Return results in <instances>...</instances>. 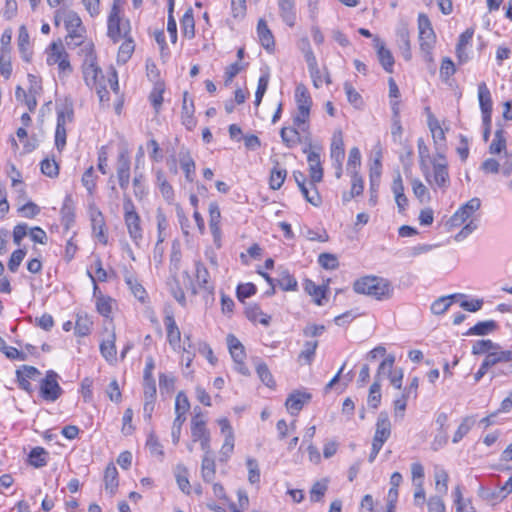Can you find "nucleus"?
Listing matches in <instances>:
<instances>
[{"label": "nucleus", "instance_id": "obj_52", "mask_svg": "<svg viewBox=\"0 0 512 512\" xmlns=\"http://www.w3.org/2000/svg\"><path fill=\"white\" fill-rule=\"evenodd\" d=\"M317 347L318 341L305 342L304 348L298 356V360L304 364H310L314 359Z\"/></svg>", "mask_w": 512, "mask_h": 512}, {"label": "nucleus", "instance_id": "obj_6", "mask_svg": "<svg viewBox=\"0 0 512 512\" xmlns=\"http://www.w3.org/2000/svg\"><path fill=\"white\" fill-rule=\"evenodd\" d=\"M419 45L428 62L433 61L432 50L436 43V34L433 30L430 19L425 14L418 16Z\"/></svg>", "mask_w": 512, "mask_h": 512}, {"label": "nucleus", "instance_id": "obj_35", "mask_svg": "<svg viewBox=\"0 0 512 512\" xmlns=\"http://www.w3.org/2000/svg\"><path fill=\"white\" fill-rule=\"evenodd\" d=\"M18 48L24 61L29 62L32 57V51L29 48V34L25 26L19 28Z\"/></svg>", "mask_w": 512, "mask_h": 512}, {"label": "nucleus", "instance_id": "obj_48", "mask_svg": "<svg viewBox=\"0 0 512 512\" xmlns=\"http://www.w3.org/2000/svg\"><path fill=\"white\" fill-rule=\"evenodd\" d=\"M497 348H499V344L490 339H482L474 342L471 352L473 355H487L491 350Z\"/></svg>", "mask_w": 512, "mask_h": 512}, {"label": "nucleus", "instance_id": "obj_31", "mask_svg": "<svg viewBox=\"0 0 512 512\" xmlns=\"http://www.w3.org/2000/svg\"><path fill=\"white\" fill-rule=\"evenodd\" d=\"M174 476L179 489L189 495L191 493V485L188 479V469L183 464H177L174 468Z\"/></svg>", "mask_w": 512, "mask_h": 512}, {"label": "nucleus", "instance_id": "obj_46", "mask_svg": "<svg viewBox=\"0 0 512 512\" xmlns=\"http://www.w3.org/2000/svg\"><path fill=\"white\" fill-rule=\"evenodd\" d=\"M457 295L442 296L436 299L431 305V312L435 315L444 314L452 305L453 299Z\"/></svg>", "mask_w": 512, "mask_h": 512}, {"label": "nucleus", "instance_id": "obj_20", "mask_svg": "<svg viewBox=\"0 0 512 512\" xmlns=\"http://www.w3.org/2000/svg\"><path fill=\"white\" fill-rule=\"evenodd\" d=\"M311 399L307 392L294 391L286 399L285 406L291 415H297Z\"/></svg>", "mask_w": 512, "mask_h": 512}, {"label": "nucleus", "instance_id": "obj_25", "mask_svg": "<svg viewBox=\"0 0 512 512\" xmlns=\"http://www.w3.org/2000/svg\"><path fill=\"white\" fill-rule=\"evenodd\" d=\"M116 334L111 331L107 338L104 339L100 344V353L103 358L110 364H115L117 361V350H116Z\"/></svg>", "mask_w": 512, "mask_h": 512}, {"label": "nucleus", "instance_id": "obj_43", "mask_svg": "<svg viewBox=\"0 0 512 512\" xmlns=\"http://www.w3.org/2000/svg\"><path fill=\"white\" fill-rule=\"evenodd\" d=\"M183 36L192 39L195 35V22L192 9H188L180 21Z\"/></svg>", "mask_w": 512, "mask_h": 512}, {"label": "nucleus", "instance_id": "obj_34", "mask_svg": "<svg viewBox=\"0 0 512 512\" xmlns=\"http://www.w3.org/2000/svg\"><path fill=\"white\" fill-rule=\"evenodd\" d=\"M293 125L302 133L309 134L310 129V111L304 109H296L292 115Z\"/></svg>", "mask_w": 512, "mask_h": 512}, {"label": "nucleus", "instance_id": "obj_13", "mask_svg": "<svg viewBox=\"0 0 512 512\" xmlns=\"http://www.w3.org/2000/svg\"><path fill=\"white\" fill-rule=\"evenodd\" d=\"M121 12H111L108 16V36L113 41H119L125 38L129 32L130 26L127 20L120 17Z\"/></svg>", "mask_w": 512, "mask_h": 512}, {"label": "nucleus", "instance_id": "obj_59", "mask_svg": "<svg viewBox=\"0 0 512 512\" xmlns=\"http://www.w3.org/2000/svg\"><path fill=\"white\" fill-rule=\"evenodd\" d=\"M41 172L50 178H56L59 175V166L54 159L46 158L40 163Z\"/></svg>", "mask_w": 512, "mask_h": 512}, {"label": "nucleus", "instance_id": "obj_5", "mask_svg": "<svg viewBox=\"0 0 512 512\" xmlns=\"http://www.w3.org/2000/svg\"><path fill=\"white\" fill-rule=\"evenodd\" d=\"M123 218L130 239L136 246H139L143 240V227L140 215L128 195H124L123 198Z\"/></svg>", "mask_w": 512, "mask_h": 512}, {"label": "nucleus", "instance_id": "obj_63", "mask_svg": "<svg viewBox=\"0 0 512 512\" xmlns=\"http://www.w3.org/2000/svg\"><path fill=\"white\" fill-rule=\"evenodd\" d=\"M78 47H80L79 55L83 57V60H97L94 44L91 40H88L86 37L83 38V42Z\"/></svg>", "mask_w": 512, "mask_h": 512}, {"label": "nucleus", "instance_id": "obj_7", "mask_svg": "<svg viewBox=\"0 0 512 512\" xmlns=\"http://www.w3.org/2000/svg\"><path fill=\"white\" fill-rule=\"evenodd\" d=\"M46 62L49 66L57 65L60 76H66L72 73L68 53L60 40L52 42L47 47Z\"/></svg>", "mask_w": 512, "mask_h": 512}, {"label": "nucleus", "instance_id": "obj_22", "mask_svg": "<svg viewBox=\"0 0 512 512\" xmlns=\"http://www.w3.org/2000/svg\"><path fill=\"white\" fill-rule=\"evenodd\" d=\"M330 157L333 163L339 164L343 162L345 157V148L343 140V132L337 129L333 132L330 145Z\"/></svg>", "mask_w": 512, "mask_h": 512}, {"label": "nucleus", "instance_id": "obj_29", "mask_svg": "<svg viewBox=\"0 0 512 512\" xmlns=\"http://www.w3.org/2000/svg\"><path fill=\"white\" fill-rule=\"evenodd\" d=\"M489 153L492 155H498L503 153H509L507 150V140L503 129H497L494 133V137L489 145Z\"/></svg>", "mask_w": 512, "mask_h": 512}, {"label": "nucleus", "instance_id": "obj_11", "mask_svg": "<svg viewBox=\"0 0 512 512\" xmlns=\"http://www.w3.org/2000/svg\"><path fill=\"white\" fill-rule=\"evenodd\" d=\"M227 345L235 364V370L244 376L249 375V369L244 363L246 354L241 342L233 334H229L227 336Z\"/></svg>", "mask_w": 512, "mask_h": 512}, {"label": "nucleus", "instance_id": "obj_49", "mask_svg": "<svg viewBox=\"0 0 512 512\" xmlns=\"http://www.w3.org/2000/svg\"><path fill=\"white\" fill-rule=\"evenodd\" d=\"M97 179L98 176L96 175L93 166H90L83 173L81 182L82 185L86 188L89 195H93V193L95 192Z\"/></svg>", "mask_w": 512, "mask_h": 512}, {"label": "nucleus", "instance_id": "obj_12", "mask_svg": "<svg viewBox=\"0 0 512 512\" xmlns=\"http://www.w3.org/2000/svg\"><path fill=\"white\" fill-rule=\"evenodd\" d=\"M58 375L54 371H48L40 382V396L49 402L56 401L62 394V388L57 381Z\"/></svg>", "mask_w": 512, "mask_h": 512}, {"label": "nucleus", "instance_id": "obj_18", "mask_svg": "<svg viewBox=\"0 0 512 512\" xmlns=\"http://www.w3.org/2000/svg\"><path fill=\"white\" fill-rule=\"evenodd\" d=\"M373 42L381 66L386 72L392 73L394 67V57L391 51L386 48L385 43L379 37H374Z\"/></svg>", "mask_w": 512, "mask_h": 512}, {"label": "nucleus", "instance_id": "obj_3", "mask_svg": "<svg viewBox=\"0 0 512 512\" xmlns=\"http://www.w3.org/2000/svg\"><path fill=\"white\" fill-rule=\"evenodd\" d=\"M353 290L357 294L367 295L378 301L388 300L394 293V287L388 279L374 275L357 279L353 284Z\"/></svg>", "mask_w": 512, "mask_h": 512}, {"label": "nucleus", "instance_id": "obj_14", "mask_svg": "<svg viewBox=\"0 0 512 512\" xmlns=\"http://www.w3.org/2000/svg\"><path fill=\"white\" fill-rule=\"evenodd\" d=\"M89 217L93 235L101 244L106 245L108 243V236L105 219L102 212L94 204L89 206Z\"/></svg>", "mask_w": 512, "mask_h": 512}, {"label": "nucleus", "instance_id": "obj_41", "mask_svg": "<svg viewBox=\"0 0 512 512\" xmlns=\"http://www.w3.org/2000/svg\"><path fill=\"white\" fill-rule=\"evenodd\" d=\"M155 175H156V184H157L162 196L168 202L172 201L173 197H174V191H173L172 186L167 181V179L164 175V172L162 170H157L155 172Z\"/></svg>", "mask_w": 512, "mask_h": 512}, {"label": "nucleus", "instance_id": "obj_30", "mask_svg": "<svg viewBox=\"0 0 512 512\" xmlns=\"http://www.w3.org/2000/svg\"><path fill=\"white\" fill-rule=\"evenodd\" d=\"M301 133L302 132L293 125L292 127H283L280 131V136L286 147L293 148L301 142Z\"/></svg>", "mask_w": 512, "mask_h": 512}, {"label": "nucleus", "instance_id": "obj_23", "mask_svg": "<svg viewBox=\"0 0 512 512\" xmlns=\"http://www.w3.org/2000/svg\"><path fill=\"white\" fill-rule=\"evenodd\" d=\"M178 161L181 169L185 174V178L188 182H193L195 178L196 165L190 154V151L182 147L178 152Z\"/></svg>", "mask_w": 512, "mask_h": 512}, {"label": "nucleus", "instance_id": "obj_37", "mask_svg": "<svg viewBox=\"0 0 512 512\" xmlns=\"http://www.w3.org/2000/svg\"><path fill=\"white\" fill-rule=\"evenodd\" d=\"M434 479H435L436 491L441 496L445 495L448 491V481H449V475H448L447 471L440 466H435Z\"/></svg>", "mask_w": 512, "mask_h": 512}, {"label": "nucleus", "instance_id": "obj_27", "mask_svg": "<svg viewBox=\"0 0 512 512\" xmlns=\"http://www.w3.org/2000/svg\"><path fill=\"white\" fill-rule=\"evenodd\" d=\"M512 361V351L502 350L501 347L491 350L483 360L484 366L488 368L502 362Z\"/></svg>", "mask_w": 512, "mask_h": 512}, {"label": "nucleus", "instance_id": "obj_32", "mask_svg": "<svg viewBox=\"0 0 512 512\" xmlns=\"http://www.w3.org/2000/svg\"><path fill=\"white\" fill-rule=\"evenodd\" d=\"M278 6L283 21L292 27L295 24V1L278 0Z\"/></svg>", "mask_w": 512, "mask_h": 512}, {"label": "nucleus", "instance_id": "obj_51", "mask_svg": "<svg viewBox=\"0 0 512 512\" xmlns=\"http://www.w3.org/2000/svg\"><path fill=\"white\" fill-rule=\"evenodd\" d=\"M298 47L303 53L304 59L307 63V66H310L311 69H315V60L316 57L314 55V52L311 48L310 42L307 37L301 38Z\"/></svg>", "mask_w": 512, "mask_h": 512}, {"label": "nucleus", "instance_id": "obj_60", "mask_svg": "<svg viewBox=\"0 0 512 512\" xmlns=\"http://www.w3.org/2000/svg\"><path fill=\"white\" fill-rule=\"evenodd\" d=\"M256 372L260 380L269 388L275 387L274 378L265 363H259L256 367Z\"/></svg>", "mask_w": 512, "mask_h": 512}, {"label": "nucleus", "instance_id": "obj_42", "mask_svg": "<svg viewBox=\"0 0 512 512\" xmlns=\"http://www.w3.org/2000/svg\"><path fill=\"white\" fill-rule=\"evenodd\" d=\"M146 447L149 450V453L153 456L162 460L164 457L163 446L160 443L158 437L156 436L154 431H150L147 435Z\"/></svg>", "mask_w": 512, "mask_h": 512}, {"label": "nucleus", "instance_id": "obj_45", "mask_svg": "<svg viewBox=\"0 0 512 512\" xmlns=\"http://www.w3.org/2000/svg\"><path fill=\"white\" fill-rule=\"evenodd\" d=\"M344 91L347 96L348 102L356 109H362L364 101L360 93L352 86L351 83H344Z\"/></svg>", "mask_w": 512, "mask_h": 512}, {"label": "nucleus", "instance_id": "obj_50", "mask_svg": "<svg viewBox=\"0 0 512 512\" xmlns=\"http://www.w3.org/2000/svg\"><path fill=\"white\" fill-rule=\"evenodd\" d=\"M474 423L475 421L472 417L467 416L463 418L462 422L454 433L452 442L455 444L460 442L469 433Z\"/></svg>", "mask_w": 512, "mask_h": 512}, {"label": "nucleus", "instance_id": "obj_16", "mask_svg": "<svg viewBox=\"0 0 512 512\" xmlns=\"http://www.w3.org/2000/svg\"><path fill=\"white\" fill-rule=\"evenodd\" d=\"M116 174L120 188L124 191V195L130 183V158L126 152H121L117 158Z\"/></svg>", "mask_w": 512, "mask_h": 512}, {"label": "nucleus", "instance_id": "obj_2", "mask_svg": "<svg viewBox=\"0 0 512 512\" xmlns=\"http://www.w3.org/2000/svg\"><path fill=\"white\" fill-rule=\"evenodd\" d=\"M64 23L67 35L65 38L66 45L69 49H74L83 42L86 37V28L84 27L79 15L72 10L57 9L54 13V23L56 26Z\"/></svg>", "mask_w": 512, "mask_h": 512}, {"label": "nucleus", "instance_id": "obj_57", "mask_svg": "<svg viewBox=\"0 0 512 512\" xmlns=\"http://www.w3.org/2000/svg\"><path fill=\"white\" fill-rule=\"evenodd\" d=\"M276 281L278 286L284 291H294L297 288L296 279L287 271H283Z\"/></svg>", "mask_w": 512, "mask_h": 512}, {"label": "nucleus", "instance_id": "obj_21", "mask_svg": "<svg viewBox=\"0 0 512 512\" xmlns=\"http://www.w3.org/2000/svg\"><path fill=\"white\" fill-rule=\"evenodd\" d=\"M478 101L482 118L492 117V96L485 82L478 84Z\"/></svg>", "mask_w": 512, "mask_h": 512}, {"label": "nucleus", "instance_id": "obj_28", "mask_svg": "<svg viewBox=\"0 0 512 512\" xmlns=\"http://www.w3.org/2000/svg\"><path fill=\"white\" fill-rule=\"evenodd\" d=\"M295 103L296 109H304L311 111L313 104L310 93L305 85L298 84L295 89Z\"/></svg>", "mask_w": 512, "mask_h": 512}, {"label": "nucleus", "instance_id": "obj_8", "mask_svg": "<svg viewBox=\"0 0 512 512\" xmlns=\"http://www.w3.org/2000/svg\"><path fill=\"white\" fill-rule=\"evenodd\" d=\"M74 120V111L71 105H65L57 110V125L55 130V146L62 151L66 145L67 126Z\"/></svg>", "mask_w": 512, "mask_h": 512}, {"label": "nucleus", "instance_id": "obj_55", "mask_svg": "<svg viewBox=\"0 0 512 512\" xmlns=\"http://www.w3.org/2000/svg\"><path fill=\"white\" fill-rule=\"evenodd\" d=\"M300 191L310 204L314 206H319L321 204V197L316 189V184L310 186L309 182L307 185L300 188Z\"/></svg>", "mask_w": 512, "mask_h": 512}, {"label": "nucleus", "instance_id": "obj_56", "mask_svg": "<svg viewBox=\"0 0 512 512\" xmlns=\"http://www.w3.org/2000/svg\"><path fill=\"white\" fill-rule=\"evenodd\" d=\"M246 314L247 317L254 322H259L263 325L269 324L270 316L265 314L257 305L248 307L246 310Z\"/></svg>", "mask_w": 512, "mask_h": 512}, {"label": "nucleus", "instance_id": "obj_38", "mask_svg": "<svg viewBox=\"0 0 512 512\" xmlns=\"http://www.w3.org/2000/svg\"><path fill=\"white\" fill-rule=\"evenodd\" d=\"M48 452L42 447L33 448L28 455V462L35 468H41L47 465Z\"/></svg>", "mask_w": 512, "mask_h": 512}, {"label": "nucleus", "instance_id": "obj_53", "mask_svg": "<svg viewBox=\"0 0 512 512\" xmlns=\"http://www.w3.org/2000/svg\"><path fill=\"white\" fill-rule=\"evenodd\" d=\"M269 80H270V74L268 71H264L261 76L259 77L258 79V85H257V89H256V92H255V105L256 106H259L262 99H263V96L264 94L266 93L267 91V88H268V84H269Z\"/></svg>", "mask_w": 512, "mask_h": 512}, {"label": "nucleus", "instance_id": "obj_26", "mask_svg": "<svg viewBox=\"0 0 512 512\" xmlns=\"http://www.w3.org/2000/svg\"><path fill=\"white\" fill-rule=\"evenodd\" d=\"M216 476V464L213 458L212 449L204 452L201 462V477L204 482L211 483Z\"/></svg>", "mask_w": 512, "mask_h": 512}, {"label": "nucleus", "instance_id": "obj_10", "mask_svg": "<svg viewBox=\"0 0 512 512\" xmlns=\"http://www.w3.org/2000/svg\"><path fill=\"white\" fill-rule=\"evenodd\" d=\"M164 325L166 328L167 341L171 348L177 352L183 351L190 354L192 345L189 344L188 347H186L185 344L183 346L181 345V332L173 315L168 314L165 316Z\"/></svg>", "mask_w": 512, "mask_h": 512}, {"label": "nucleus", "instance_id": "obj_24", "mask_svg": "<svg viewBox=\"0 0 512 512\" xmlns=\"http://www.w3.org/2000/svg\"><path fill=\"white\" fill-rule=\"evenodd\" d=\"M256 31L261 46L269 53L273 52L275 49L274 36L264 19H259Z\"/></svg>", "mask_w": 512, "mask_h": 512}, {"label": "nucleus", "instance_id": "obj_62", "mask_svg": "<svg viewBox=\"0 0 512 512\" xmlns=\"http://www.w3.org/2000/svg\"><path fill=\"white\" fill-rule=\"evenodd\" d=\"M92 321L85 315H78L75 323V333L78 336H87L91 331Z\"/></svg>", "mask_w": 512, "mask_h": 512}, {"label": "nucleus", "instance_id": "obj_36", "mask_svg": "<svg viewBox=\"0 0 512 512\" xmlns=\"http://www.w3.org/2000/svg\"><path fill=\"white\" fill-rule=\"evenodd\" d=\"M304 290L310 296L313 297L314 302L318 306L323 305L322 300L325 298V295H326V287L325 286L316 285L312 280L306 279L304 282Z\"/></svg>", "mask_w": 512, "mask_h": 512}, {"label": "nucleus", "instance_id": "obj_1", "mask_svg": "<svg viewBox=\"0 0 512 512\" xmlns=\"http://www.w3.org/2000/svg\"><path fill=\"white\" fill-rule=\"evenodd\" d=\"M481 200L474 197L461 205L454 214L445 222L448 231L462 226L460 231L454 235L456 242L465 240L469 235L476 231L480 223Z\"/></svg>", "mask_w": 512, "mask_h": 512}, {"label": "nucleus", "instance_id": "obj_19", "mask_svg": "<svg viewBox=\"0 0 512 512\" xmlns=\"http://www.w3.org/2000/svg\"><path fill=\"white\" fill-rule=\"evenodd\" d=\"M82 72L86 85L97 88L99 77L102 75V70L98 66L97 60H83Z\"/></svg>", "mask_w": 512, "mask_h": 512}, {"label": "nucleus", "instance_id": "obj_61", "mask_svg": "<svg viewBox=\"0 0 512 512\" xmlns=\"http://www.w3.org/2000/svg\"><path fill=\"white\" fill-rule=\"evenodd\" d=\"M164 85L162 83H156L153 90L149 95V99L156 112L159 111L163 103Z\"/></svg>", "mask_w": 512, "mask_h": 512}, {"label": "nucleus", "instance_id": "obj_33", "mask_svg": "<svg viewBox=\"0 0 512 512\" xmlns=\"http://www.w3.org/2000/svg\"><path fill=\"white\" fill-rule=\"evenodd\" d=\"M104 483H105V489L108 491L111 495L115 493V491L118 488V471L117 468L113 463H110L107 465L105 472H104Z\"/></svg>", "mask_w": 512, "mask_h": 512}, {"label": "nucleus", "instance_id": "obj_4", "mask_svg": "<svg viewBox=\"0 0 512 512\" xmlns=\"http://www.w3.org/2000/svg\"><path fill=\"white\" fill-rule=\"evenodd\" d=\"M425 180L433 190L445 191L450 185L448 162L445 155L438 151L430 164L420 168Z\"/></svg>", "mask_w": 512, "mask_h": 512}, {"label": "nucleus", "instance_id": "obj_47", "mask_svg": "<svg viewBox=\"0 0 512 512\" xmlns=\"http://www.w3.org/2000/svg\"><path fill=\"white\" fill-rule=\"evenodd\" d=\"M195 277L198 285L204 289H212L209 278L210 274L205 265L201 262L195 264Z\"/></svg>", "mask_w": 512, "mask_h": 512}, {"label": "nucleus", "instance_id": "obj_17", "mask_svg": "<svg viewBox=\"0 0 512 512\" xmlns=\"http://www.w3.org/2000/svg\"><path fill=\"white\" fill-rule=\"evenodd\" d=\"M391 435V423L388 415L381 412L377 418L375 434L372 443L383 446Z\"/></svg>", "mask_w": 512, "mask_h": 512}, {"label": "nucleus", "instance_id": "obj_58", "mask_svg": "<svg viewBox=\"0 0 512 512\" xmlns=\"http://www.w3.org/2000/svg\"><path fill=\"white\" fill-rule=\"evenodd\" d=\"M381 402V383L379 380H375L370 386L368 395V405L376 409Z\"/></svg>", "mask_w": 512, "mask_h": 512}, {"label": "nucleus", "instance_id": "obj_54", "mask_svg": "<svg viewBox=\"0 0 512 512\" xmlns=\"http://www.w3.org/2000/svg\"><path fill=\"white\" fill-rule=\"evenodd\" d=\"M361 166V153L357 147H353L349 151L347 171L349 174H355L359 172Z\"/></svg>", "mask_w": 512, "mask_h": 512}, {"label": "nucleus", "instance_id": "obj_44", "mask_svg": "<svg viewBox=\"0 0 512 512\" xmlns=\"http://www.w3.org/2000/svg\"><path fill=\"white\" fill-rule=\"evenodd\" d=\"M286 176H287L286 169L281 168L279 166V164H277L275 167H273V169L271 170V173H270V178H269L270 188L273 190L280 189L286 179Z\"/></svg>", "mask_w": 512, "mask_h": 512}, {"label": "nucleus", "instance_id": "obj_40", "mask_svg": "<svg viewBox=\"0 0 512 512\" xmlns=\"http://www.w3.org/2000/svg\"><path fill=\"white\" fill-rule=\"evenodd\" d=\"M498 325L494 320H486L476 323L473 327H471L466 335H477L484 336L494 332L497 329Z\"/></svg>", "mask_w": 512, "mask_h": 512}, {"label": "nucleus", "instance_id": "obj_39", "mask_svg": "<svg viewBox=\"0 0 512 512\" xmlns=\"http://www.w3.org/2000/svg\"><path fill=\"white\" fill-rule=\"evenodd\" d=\"M125 282L136 299L142 303L146 302L147 292L137 278L132 275H126Z\"/></svg>", "mask_w": 512, "mask_h": 512}, {"label": "nucleus", "instance_id": "obj_15", "mask_svg": "<svg viewBox=\"0 0 512 512\" xmlns=\"http://www.w3.org/2000/svg\"><path fill=\"white\" fill-rule=\"evenodd\" d=\"M303 152L307 154V162L309 165L310 186L320 183L323 179V168L321 163V156L319 152L304 149Z\"/></svg>", "mask_w": 512, "mask_h": 512}, {"label": "nucleus", "instance_id": "obj_64", "mask_svg": "<svg viewBox=\"0 0 512 512\" xmlns=\"http://www.w3.org/2000/svg\"><path fill=\"white\" fill-rule=\"evenodd\" d=\"M428 512H446V505L441 495H432L427 499Z\"/></svg>", "mask_w": 512, "mask_h": 512}, {"label": "nucleus", "instance_id": "obj_9", "mask_svg": "<svg viewBox=\"0 0 512 512\" xmlns=\"http://www.w3.org/2000/svg\"><path fill=\"white\" fill-rule=\"evenodd\" d=\"M192 442H199L203 452L211 450V435L206 427V421L201 414H196L191 421Z\"/></svg>", "mask_w": 512, "mask_h": 512}]
</instances>
